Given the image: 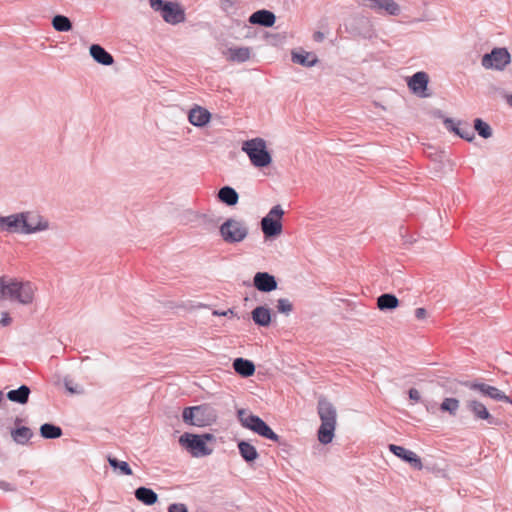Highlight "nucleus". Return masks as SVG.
<instances>
[{"label": "nucleus", "mask_w": 512, "mask_h": 512, "mask_svg": "<svg viewBox=\"0 0 512 512\" xmlns=\"http://www.w3.org/2000/svg\"><path fill=\"white\" fill-rule=\"evenodd\" d=\"M317 411L321 420V425L318 429V440L320 443L326 445L332 442L336 428L337 412L331 402L325 398L318 400Z\"/></svg>", "instance_id": "1"}, {"label": "nucleus", "mask_w": 512, "mask_h": 512, "mask_svg": "<svg viewBox=\"0 0 512 512\" xmlns=\"http://www.w3.org/2000/svg\"><path fill=\"white\" fill-rule=\"evenodd\" d=\"M237 417L243 427L252 430L254 433H257L266 439L274 441L279 445L284 443L281 437L277 435L259 416L249 413L245 409H240L237 412Z\"/></svg>", "instance_id": "2"}, {"label": "nucleus", "mask_w": 512, "mask_h": 512, "mask_svg": "<svg viewBox=\"0 0 512 512\" xmlns=\"http://www.w3.org/2000/svg\"><path fill=\"white\" fill-rule=\"evenodd\" d=\"M182 419L188 425L205 427L216 421L217 413L214 408L206 404L191 406L183 409Z\"/></svg>", "instance_id": "3"}, {"label": "nucleus", "mask_w": 512, "mask_h": 512, "mask_svg": "<svg viewBox=\"0 0 512 512\" xmlns=\"http://www.w3.org/2000/svg\"><path fill=\"white\" fill-rule=\"evenodd\" d=\"M242 151L248 155L252 165L255 167H266L272 161L266 147V141L259 137L243 142Z\"/></svg>", "instance_id": "4"}, {"label": "nucleus", "mask_w": 512, "mask_h": 512, "mask_svg": "<svg viewBox=\"0 0 512 512\" xmlns=\"http://www.w3.org/2000/svg\"><path fill=\"white\" fill-rule=\"evenodd\" d=\"M154 11L160 12L163 20L171 25L185 21V12L178 3L164 0H150Z\"/></svg>", "instance_id": "5"}, {"label": "nucleus", "mask_w": 512, "mask_h": 512, "mask_svg": "<svg viewBox=\"0 0 512 512\" xmlns=\"http://www.w3.org/2000/svg\"><path fill=\"white\" fill-rule=\"evenodd\" d=\"M219 232L225 242L232 244L243 241L248 235V228L243 221L229 218L221 224Z\"/></svg>", "instance_id": "6"}, {"label": "nucleus", "mask_w": 512, "mask_h": 512, "mask_svg": "<svg viewBox=\"0 0 512 512\" xmlns=\"http://www.w3.org/2000/svg\"><path fill=\"white\" fill-rule=\"evenodd\" d=\"M35 287L31 282H19L16 280L9 282V288L6 298L16 301L23 305L31 304L34 300Z\"/></svg>", "instance_id": "7"}, {"label": "nucleus", "mask_w": 512, "mask_h": 512, "mask_svg": "<svg viewBox=\"0 0 512 512\" xmlns=\"http://www.w3.org/2000/svg\"><path fill=\"white\" fill-rule=\"evenodd\" d=\"M179 444L193 457H205L212 454L213 449L201 439L199 434L185 432L179 438Z\"/></svg>", "instance_id": "8"}, {"label": "nucleus", "mask_w": 512, "mask_h": 512, "mask_svg": "<svg viewBox=\"0 0 512 512\" xmlns=\"http://www.w3.org/2000/svg\"><path fill=\"white\" fill-rule=\"evenodd\" d=\"M284 211L280 205H275L261 220V229L266 238L279 235L282 232L281 218Z\"/></svg>", "instance_id": "9"}, {"label": "nucleus", "mask_w": 512, "mask_h": 512, "mask_svg": "<svg viewBox=\"0 0 512 512\" xmlns=\"http://www.w3.org/2000/svg\"><path fill=\"white\" fill-rule=\"evenodd\" d=\"M511 55L506 48H494L483 55L481 64L485 69L502 71L510 63Z\"/></svg>", "instance_id": "10"}, {"label": "nucleus", "mask_w": 512, "mask_h": 512, "mask_svg": "<svg viewBox=\"0 0 512 512\" xmlns=\"http://www.w3.org/2000/svg\"><path fill=\"white\" fill-rule=\"evenodd\" d=\"M23 223V234H34L46 231L50 228V222L36 211L21 212Z\"/></svg>", "instance_id": "11"}, {"label": "nucleus", "mask_w": 512, "mask_h": 512, "mask_svg": "<svg viewBox=\"0 0 512 512\" xmlns=\"http://www.w3.org/2000/svg\"><path fill=\"white\" fill-rule=\"evenodd\" d=\"M466 407L473 414L475 420H486L490 425L499 424V420L490 414L483 403L477 400H469Z\"/></svg>", "instance_id": "12"}, {"label": "nucleus", "mask_w": 512, "mask_h": 512, "mask_svg": "<svg viewBox=\"0 0 512 512\" xmlns=\"http://www.w3.org/2000/svg\"><path fill=\"white\" fill-rule=\"evenodd\" d=\"M473 390L479 391L482 395L487 396L495 401L512 403V400L503 391L497 387L485 384V383H473L470 385Z\"/></svg>", "instance_id": "13"}, {"label": "nucleus", "mask_w": 512, "mask_h": 512, "mask_svg": "<svg viewBox=\"0 0 512 512\" xmlns=\"http://www.w3.org/2000/svg\"><path fill=\"white\" fill-rule=\"evenodd\" d=\"M389 450L403 461L409 463L414 469L421 470L423 467L420 457L413 451L395 444L389 445Z\"/></svg>", "instance_id": "14"}, {"label": "nucleus", "mask_w": 512, "mask_h": 512, "mask_svg": "<svg viewBox=\"0 0 512 512\" xmlns=\"http://www.w3.org/2000/svg\"><path fill=\"white\" fill-rule=\"evenodd\" d=\"M23 223L21 212L8 216H0V231L23 234Z\"/></svg>", "instance_id": "15"}, {"label": "nucleus", "mask_w": 512, "mask_h": 512, "mask_svg": "<svg viewBox=\"0 0 512 512\" xmlns=\"http://www.w3.org/2000/svg\"><path fill=\"white\" fill-rule=\"evenodd\" d=\"M428 82H429L428 74L426 72L419 71L410 77L407 84H408L409 89L413 93H415L421 97H427L428 94H426L425 91L427 90Z\"/></svg>", "instance_id": "16"}, {"label": "nucleus", "mask_w": 512, "mask_h": 512, "mask_svg": "<svg viewBox=\"0 0 512 512\" xmlns=\"http://www.w3.org/2000/svg\"><path fill=\"white\" fill-rule=\"evenodd\" d=\"M253 285L260 292H271L277 288V281L268 272H257L253 278Z\"/></svg>", "instance_id": "17"}, {"label": "nucleus", "mask_w": 512, "mask_h": 512, "mask_svg": "<svg viewBox=\"0 0 512 512\" xmlns=\"http://www.w3.org/2000/svg\"><path fill=\"white\" fill-rule=\"evenodd\" d=\"M276 21L275 14L269 10H258L249 17V22L263 27H272Z\"/></svg>", "instance_id": "18"}, {"label": "nucleus", "mask_w": 512, "mask_h": 512, "mask_svg": "<svg viewBox=\"0 0 512 512\" xmlns=\"http://www.w3.org/2000/svg\"><path fill=\"white\" fill-rule=\"evenodd\" d=\"M21 422L22 420L20 418L15 419V425L17 427L11 430V437L17 444L25 445L29 442L34 434L29 427L18 426Z\"/></svg>", "instance_id": "19"}, {"label": "nucleus", "mask_w": 512, "mask_h": 512, "mask_svg": "<svg viewBox=\"0 0 512 512\" xmlns=\"http://www.w3.org/2000/svg\"><path fill=\"white\" fill-rule=\"evenodd\" d=\"M210 118V112L207 109L199 106L192 108L188 115L189 122L197 127H202L206 125L209 122Z\"/></svg>", "instance_id": "20"}, {"label": "nucleus", "mask_w": 512, "mask_h": 512, "mask_svg": "<svg viewBox=\"0 0 512 512\" xmlns=\"http://www.w3.org/2000/svg\"><path fill=\"white\" fill-rule=\"evenodd\" d=\"M89 51L92 58L101 65L109 66L114 63L113 56L99 44H92Z\"/></svg>", "instance_id": "21"}, {"label": "nucleus", "mask_w": 512, "mask_h": 512, "mask_svg": "<svg viewBox=\"0 0 512 512\" xmlns=\"http://www.w3.org/2000/svg\"><path fill=\"white\" fill-rule=\"evenodd\" d=\"M251 317L256 325L267 327L271 323V310L266 306H257L252 310Z\"/></svg>", "instance_id": "22"}, {"label": "nucleus", "mask_w": 512, "mask_h": 512, "mask_svg": "<svg viewBox=\"0 0 512 512\" xmlns=\"http://www.w3.org/2000/svg\"><path fill=\"white\" fill-rule=\"evenodd\" d=\"M291 59L292 62L302 65L303 67H313L319 61L314 53L307 51L292 52Z\"/></svg>", "instance_id": "23"}, {"label": "nucleus", "mask_w": 512, "mask_h": 512, "mask_svg": "<svg viewBox=\"0 0 512 512\" xmlns=\"http://www.w3.org/2000/svg\"><path fill=\"white\" fill-rule=\"evenodd\" d=\"M135 498L144 505L151 506L158 501V495L152 489L141 486L134 491Z\"/></svg>", "instance_id": "24"}, {"label": "nucleus", "mask_w": 512, "mask_h": 512, "mask_svg": "<svg viewBox=\"0 0 512 512\" xmlns=\"http://www.w3.org/2000/svg\"><path fill=\"white\" fill-rule=\"evenodd\" d=\"M233 368L242 377H250L255 373L254 363L241 357L233 361Z\"/></svg>", "instance_id": "25"}, {"label": "nucleus", "mask_w": 512, "mask_h": 512, "mask_svg": "<svg viewBox=\"0 0 512 512\" xmlns=\"http://www.w3.org/2000/svg\"><path fill=\"white\" fill-rule=\"evenodd\" d=\"M218 199L228 206H234L239 201V195L234 188L230 186H224L218 191Z\"/></svg>", "instance_id": "26"}, {"label": "nucleus", "mask_w": 512, "mask_h": 512, "mask_svg": "<svg viewBox=\"0 0 512 512\" xmlns=\"http://www.w3.org/2000/svg\"><path fill=\"white\" fill-rule=\"evenodd\" d=\"M30 388L27 385H21L18 389L10 390L7 398L15 403L26 404L29 400Z\"/></svg>", "instance_id": "27"}, {"label": "nucleus", "mask_w": 512, "mask_h": 512, "mask_svg": "<svg viewBox=\"0 0 512 512\" xmlns=\"http://www.w3.org/2000/svg\"><path fill=\"white\" fill-rule=\"evenodd\" d=\"M399 306L398 298L391 293H384L377 298V307L381 311L393 310Z\"/></svg>", "instance_id": "28"}, {"label": "nucleus", "mask_w": 512, "mask_h": 512, "mask_svg": "<svg viewBox=\"0 0 512 512\" xmlns=\"http://www.w3.org/2000/svg\"><path fill=\"white\" fill-rule=\"evenodd\" d=\"M238 449H239V453H240L241 457L247 463H251L259 457V454H258L256 448L247 441H244V440L240 441L238 443Z\"/></svg>", "instance_id": "29"}, {"label": "nucleus", "mask_w": 512, "mask_h": 512, "mask_svg": "<svg viewBox=\"0 0 512 512\" xmlns=\"http://www.w3.org/2000/svg\"><path fill=\"white\" fill-rule=\"evenodd\" d=\"M228 59L233 62L243 63L250 59L251 51L248 47L230 48Z\"/></svg>", "instance_id": "30"}, {"label": "nucleus", "mask_w": 512, "mask_h": 512, "mask_svg": "<svg viewBox=\"0 0 512 512\" xmlns=\"http://www.w3.org/2000/svg\"><path fill=\"white\" fill-rule=\"evenodd\" d=\"M62 434L63 431L61 427L51 423H44L40 427V435L45 439H57L61 437Z\"/></svg>", "instance_id": "31"}, {"label": "nucleus", "mask_w": 512, "mask_h": 512, "mask_svg": "<svg viewBox=\"0 0 512 512\" xmlns=\"http://www.w3.org/2000/svg\"><path fill=\"white\" fill-rule=\"evenodd\" d=\"M52 26L56 31L68 32L72 29V22L64 15H56L52 19Z\"/></svg>", "instance_id": "32"}, {"label": "nucleus", "mask_w": 512, "mask_h": 512, "mask_svg": "<svg viewBox=\"0 0 512 512\" xmlns=\"http://www.w3.org/2000/svg\"><path fill=\"white\" fill-rule=\"evenodd\" d=\"M474 130L484 139L492 136V128L490 125L480 118L474 120Z\"/></svg>", "instance_id": "33"}, {"label": "nucleus", "mask_w": 512, "mask_h": 512, "mask_svg": "<svg viewBox=\"0 0 512 512\" xmlns=\"http://www.w3.org/2000/svg\"><path fill=\"white\" fill-rule=\"evenodd\" d=\"M459 408V400L456 398H445L440 405V410L448 412L450 415H456Z\"/></svg>", "instance_id": "34"}, {"label": "nucleus", "mask_w": 512, "mask_h": 512, "mask_svg": "<svg viewBox=\"0 0 512 512\" xmlns=\"http://www.w3.org/2000/svg\"><path fill=\"white\" fill-rule=\"evenodd\" d=\"M108 462L112 468L119 469L121 474H123V475H132L133 474L132 469L130 468L129 464L125 461H120L114 457H108Z\"/></svg>", "instance_id": "35"}, {"label": "nucleus", "mask_w": 512, "mask_h": 512, "mask_svg": "<svg viewBox=\"0 0 512 512\" xmlns=\"http://www.w3.org/2000/svg\"><path fill=\"white\" fill-rule=\"evenodd\" d=\"M458 136L468 142H471L475 138L474 130L471 128L468 122H462L459 125Z\"/></svg>", "instance_id": "36"}, {"label": "nucleus", "mask_w": 512, "mask_h": 512, "mask_svg": "<svg viewBox=\"0 0 512 512\" xmlns=\"http://www.w3.org/2000/svg\"><path fill=\"white\" fill-rule=\"evenodd\" d=\"M277 310L279 313L288 315L292 312L293 305L287 298H280L277 301Z\"/></svg>", "instance_id": "37"}, {"label": "nucleus", "mask_w": 512, "mask_h": 512, "mask_svg": "<svg viewBox=\"0 0 512 512\" xmlns=\"http://www.w3.org/2000/svg\"><path fill=\"white\" fill-rule=\"evenodd\" d=\"M460 123H461V121H455L451 118H446L444 120V125H445L446 129L450 132L455 133L457 136H458V132H459Z\"/></svg>", "instance_id": "38"}, {"label": "nucleus", "mask_w": 512, "mask_h": 512, "mask_svg": "<svg viewBox=\"0 0 512 512\" xmlns=\"http://www.w3.org/2000/svg\"><path fill=\"white\" fill-rule=\"evenodd\" d=\"M64 386L71 394H80L83 391L81 388H78L77 385H74L73 380L69 377L64 378Z\"/></svg>", "instance_id": "39"}, {"label": "nucleus", "mask_w": 512, "mask_h": 512, "mask_svg": "<svg viewBox=\"0 0 512 512\" xmlns=\"http://www.w3.org/2000/svg\"><path fill=\"white\" fill-rule=\"evenodd\" d=\"M169 512H188L185 504L182 503H174L171 504L168 508Z\"/></svg>", "instance_id": "40"}, {"label": "nucleus", "mask_w": 512, "mask_h": 512, "mask_svg": "<svg viewBox=\"0 0 512 512\" xmlns=\"http://www.w3.org/2000/svg\"><path fill=\"white\" fill-rule=\"evenodd\" d=\"M9 288V282L7 283L3 277H0V297L6 298Z\"/></svg>", "instance_id": "41"}, {"label": "nucleus", "mask_w": 512, "mask_h": 512, "mask_svg": "<svg viewBox=\"0 0 512 512\" xmlns=\"http://www.w3.org/2000/svg\"><path fill=\"white\" fill-rule=\"evenodd\" d=\"M234 6L235 2L233 0H221V8L226 12L234 8Z\"/></svg>", "instance_id": "42"}, {"label": "nucleus", "mask_w": 512, "mask_h": 512, "mask_svg": "<svg viewBox=\"0 0 512 512\" xmlns=\"http://www.w3.org/2000/svg\"><path fill=\"white\" fill-rule=\"evenodd\" d=\"M408 394H409V398L411 400H413V401H416V402H418L420 400V398H421L420 392L417 389H415V388L409 389Z\"/></svg>", "instance_id": "43"}, {"label": "nucleus", "mask_w": 512, "mask_h": 512, "mask_svg": "<svg viewBox=\"0 0 512 512\" xmlns=\"http://www.w3.org/2000/svg\"><path fill=\"white\" fill-rule=\"evenodd\" d=\"M427 315V311L426 309L420 307V308H417L415 310V317L418 319V320H422L426 317Z\"/></svg>", "instance_id": "44"}, {"label": "nucleus", "mask_w": 512, "mask_h": 512, "mask_svg": "<svg viewBox=\"0 0 512 512\" xmlns=\"http://www.w3.org/2000/svg\"><path fill=\"white\" fill-rule=\"evenodd\" d=\"M0 488L5 491H15L16 487L8 482L0 481Z\"/></svg>", "instance_id": "45"}, {"label": "nucleus", "mask_w": 512, "mask_h": 512, "mask_svg": "<svg viewBox=\"0 0 512 512\" xmlns=\"http://www.w3.org/2000/svg\"><path fill=\"white\" fill-rule=\"evenodd\" d=\"M313 39L316 42H322L324 40V34L320 31H317L313 34Z\"/></svg>", "instance_id": "46"}, {"label": "nucleus", "mask_w": 512, "mask_h": 512, "mask_svg": "<svg viewBox=\"0 0 512 512\" xmlns=\"http://www.w3.org/2000/svg\"><path fill=\"white\" fill-rule=\"evenodd\" d=\"M201 439L206 443V441H210L214 439V435L210 433H205L200 435Z\"/></svg>", "instance_id": "47"}, {"label": "nucleus", "mask_w": 512, "mask_h": 512, "mask_svg": "<svg viewBox=\"0 0 512 512\" xmlns=\"http://www.w3.org/2000/svg\"><path fill=\"white\" fill-rule=\"evenodd\" d=\"M11 322V318L8 314H5V316L0 320V323L2 325H8Z\"/></svg>", "instance_id": "48"}, {"label": "nucleus", "mask_w": 512, "mask_h": 512, "mask_svg": "<svg viewBox=\"0 0 512 512\" xmlns=\"http://www.w3.org/2000/svg\"><path fill=\"white\" fill-rule=\"evenodd\" d=\"M508 103L510 106H512V94L510 95V97L508 98Z\"/></svg>", "instance_id": "49"}]
</instances>
